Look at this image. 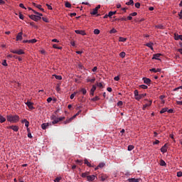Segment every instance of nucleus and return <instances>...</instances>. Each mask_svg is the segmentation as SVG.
<instances>
[{"label":"nucleus","instance_id":"f257e3e1","mask_svg":"<svg viewBox=\"0 0 182 182\" xmlns=\"http://www.w3.org/2000/svg\"><path fill=\"white\" fill-rule=\"evenodd\" d=\"M7 122L10 123H18L19 122V116L18 115H7Z\"/></svg>","mask_w":182,"mask_h":182},{"label":"nucleus","instance_id":"f03ea898","mask_svg":"<svg viewBox=\"0 0 182 182\" xmlns=\"http://www.w3.org/2000/svg\"><path fill=\"white\" fill-rule=\"evenodd\" d=\"M10 52L11 53H15L16 55H25V51H23V50H22V49H20V50H13V49H11Z\"/></svg>","mask_w":182,"mask_h":182},{"label":"nucleus","instance_id":"7ed1b4c3","mask_svg":"<svg viewBox=\"0 0 182 182\" xmlns=\"http://www.w3.org/2000/svg\"><path fill=\"white\" fill-rule=\"evenodd\" d=\"M29 18H31L32 21H35L36 22H38V21H41V19H42L41 16L33 14L29 16Z\"/></svg>","mask_w":182,"mask_h":182},{"label":"nucleus","instance_id":"20e7f679","mask_svg":"<svg viewBox=\"0 0 182 182\" xmlns=\"http://www.w3.org/2000/svg\"><path fill=\"white\" fill-rule=\"evenodd\" d=\"M49 126H52V123H49V122H47V123H43L41 124V129H43V130H46V129H48V127Z\"/></svg>","mask_w":182,"mask_h":182},{"label":"nucleus","instance_id":"39448f33","mask_svg":"<svg viewBox=\"0 0 182 182\" xmlns=\"http://www.w3.org/2000/svg\"><path fill=\"white\" fill-rule=\"evenodd\" d=\"M51 120H53L51 122V124H58L59 119L58 118H56L55 116L53 115L52 117H50Z\"/></svg>","mask_w":182,"mask_h":182},{"label":"nucleus","instance_id":"423d86ee","mask_svg":"<svg viewBox=\"0 0 182 182\" xmlns=\"http://www.w3.org/2000/svg\"><path fill=\"white\" fill-rule=\"evenodd\" d=\"M147 96V94H139L137 97H135L136 100H141V99H143V97H146Z\"/></svg>","mask_w":182,"mask_h":182},{"label":"nucleus","instance_id":"0eeeda50","mask_svg":"<svg viewBox=\"0 0 182 182\" xmlns=\"http://www.w3.org/2000/svg\"><path fill=\"white\" fill-rule=\"evenodd\" d=\"M26 105L31 110H33V109H35V107H33V103H32L31 102L28 101L27 102H26Z\"/></svg>","mask_w":182,"mask_h":182},{"label":"nucleus","instance_id":"6e6552de","mask_svg":"<svg viewBox=\"0 0 182 182\" xmlns=\"http://www.w3.org/2000/svg\"><path fill=\"white\" fill-rule=\"evenodd\" d=\"M95 179H96V176L95 175H90L87 176V181H95Z\"/></svg>","mask_w":182,"mask_h":182},{"label":"nucleus","instance_id":"1a4fd4ad","mask_svg":"<svg viewBox=\"0 0 182 182\" xmlns=\"http://www.w3.org/2000/svg\"><path fill=\"white\" fill-rule=\"evenodd\" d=\"M33 6H35L36 8H38V9H40V11H42V12L45 11V9H43V8H42V5L41 4H36V3H33Z\"/></svg>","mask_w":182,"mask_h":182},{"label":"nucleus","instance_id":"9d476101","mask_svg":"<svg viewBox=\"0 0 182 182\" xmlns=\"http://www.w3.org/2000/svg\"><path fill=\"white\" fill-rule=\"evenodd\" d=\"M142 79L145 85H150L151 83V80H150V78L143 77Z\"/></svg>","mask_w":182,"mask_h":182},{"label":"nucleus","instance_id":"9b49d317","mask_svg":"<svg viewBox=\"0 0 182 182\" xmlns=\"http://www.w3.org/2000/svg\"><path fill=\"white\" fill-rule=\"evenodd\" d=\"M161 151L163 154H164V153H167V144H165L164 146L161 148Z\"/></svg>","mask_w":182,"mask_h":182},{"label":"nucleus","instance_id":"f8f14e48","mask_svg":"<svg viewBox=\"0 0 182 182\" xmlns=\"http://www.w3.org/2000/svg\"><path fill=\"white\" fill-rule=\"evenodd\" d=\"M96 90V85H92L91 90H90V95L91 96H95V91Z\"/></svg>","mask_w":182,"mask_h":182},{"label":"nucleus","instance_id":"ddd939ff","mask_svg":"<svg viewBox=\"0 0 182 182\" xmlns=\"http://www.w3.org/2000/svg\"><path fill=\"white\" fill-rule=\"evenodd\" d=\"M75 32L78 35H82V36H85V35H86V32H85V31L75 30Z\"/></svg>","mask_w":182,"mask_h":182},{"label":"nucleus","instance_id":"4468645a","mask_svg":"<svg viewBox=\"0 0 182 182\" xmlns=\"http://www.w3.org/2000/svg\"><path fill=\"white\" fill-rule=\"evenodd\" d=\"M160 56H161V53H156L153 55L152 59H155L156 60H160Z\"/></svg>","mask_w":182,"mask_h":182},{"label":"nucleus","instance_id":"2eb2a0df","mask_svg":"<svg viewBox=\"0 0 182 182\" xmlns=\"http://www.w3.org/2000/svg\"><path fill=\"white\" fill-rule=\"evenodd\" d=\"M22 35H23V33L22 32H20L17 34V36H16V41H22Z\"/></svg>","mask_w":182,"mask_h":182},{"label":"nucleus","instance_id":"dca6fc26","mask_svg":"<svg viewBox=\"0 0 182 182\" xmlns=\"http://www.w3.org/2000/svg\"><path fill=\"white\" fill-rule=\"evenodd\" d=\"M149 72H154V73H157V72H161V68H151L149 70Z\"/></svg>","mask_w":182,"mask_h":182},{"label":"nucleus","instance_id":"f3484780","mask_svg":"<svg viewBox=\"0 0 182 182\" xmlns=\"http://www.w3.org/2000/svg\"><path fill=\"white\" fill-rule=\"evenodd\" d=\"M153 45L154 43L152 42H149V43H147L146 44H145V46H147L148 48H150V49L151 50H153Z\"/></svg>","mask_w":182,"mask_h":182},{"label":"nucleus","instance_id":"a211bd4d","mask_svg":"<svg viewBox=\"0 0 182 182\" xmlns=\"http://www.w3.org/2000/svg\"><path fill=\"white\" fill-rule=\"evenodd\" d=\"M9 129H11L14 132H18V130H19V127H18V126H10Z\"/></svg>","mask_w":182,"mask_h":182},{"label":"nucleus","instance_id":"6ab92c4d","mask_svg":"<svg viewBox=\"0 0 182 182\" xmlns=\"http://www.w3.org/2000/svg\"><path fill=\"white\" fill-rule=\"evenodd\" d=\"M73 117H70V118H68L65 121H64V124H68V123H70L72 122V120H73Z\"/></svg>","mask_w":182,"mask_h":182},{"label":"nucleus","instance_id":"aec40b11","mask_svg":"<svg viewBox=\"0 0 182 182\" xmlns=\"http://www.w3.org/2000/svg\"><path fill=\"white\" fill-rule=\"evenodd\" d=\"M84 163L88 166V167H93V166H92V164H90V162H89V161L87 159H85L84 160Z\"/></svg>","mask_w":182,"mask_h":182},{"label":"nucleus","instance_id":"412c9836","mask_svg":"<svg viewBox=\"0 0 182 182\" xmlns=\"http://www.w3.org/2000/svg\"><path fill=\"white\" fill-rule=\"evenodd\" d=\"M128 181H129V182H140V179H139V178H129Z\"/></svg>","mask_w":182,"mask_h":182},{"label":"nucleus","instance_id":"4be33fe9","mask_svg":"<svg viewBox=\"0 0 182 182\" xmlns=\"http://www.w3.org/2000/svg\"><path fill=\"white\" fill-rule=\"evenodd\" d=\"M5 122H6V118L2 115H0V123H5Z\"/></svg>","mask_w":182,"mask_h":182},{"label":"nucleus","instance_id":"5701e85b","mask_svg":"<svg viewBox=\"0 0 182 182\" xmlns=\"http://www.w3.org/2000/svg\"><path fill=\"white\" fill-rule=\"evenodd\" d=\"M21 123H25V126L26 127H29V122L26 120V119H23L21 121Z\"/></svg>","mask_w":182,"mask_h":182},{"label":"nucleus","instance_id":"b1692460","mask_svg":"<svg viewBox=\"0 0 182 182\" xmlns=\"http://www.w3.org/2000/svg\"><path fill=\"white\" fill-rule=\"evenodd\" d=\"M97 9H93L92 11L90 12L91 15H97Z\"/></svg>","mask_w":182,"mask_h":182},{"label":"nucleus","instance_id":"393cba45","mask_svg":"<svg viewBox=\"0 0 182 182\" xmlns=\"http://www.w3.org/2000/svg\"><path fill=\"white\" fill-rule=\"evenodd\" d=\"M167 110H168V108L165 107V108H162L160 111V114H163V113H166V112H167Z\"/></svg>","mask_w":182,"mask_h":182},{"label":"nucleus","instance_id":"a878e982","mask_svg":"<svg viewBox=\"0 0 182 182\" xmlns=\"http://www.w3.org/2000/svg\"><path fill=\"white\" fill-rule=\"evenodd\" d=\"M92 102H97V100H100V97L99 96H95V97L91 99Z\"/></svg>","mask_w":182,"mask_h":182},{"label":"nucleus","instance_id":"bb28decb","mask_svg":"<svg viewBox=\"0 0 182 182\" xmlns=\"http://www.w3.org/2000/svg\"><path fill=\"white\" fill-rule=\"evenodd\" d=\"M127 41V38H124V37L119 38V42H126Z\"/></svg>","mask_w":182,"mask_h":182},{"label":"nucleus","instance_id":"cd10ccee","mask_svg":"<svg viewBox=\"0 0 182 182\" xmlns=\"http://www.w3.org/2000/svg\"><path fill=\"white\" fill-rule=\"evenodd\" d=\"M53 76L54 77H55V79H57V80H62V76L61 75H53Z\"/></svg>","mask_w":182,"mask_h":182},{"label":"nucleus","instance_id":"c85d7f7f","mask_svg":"<svg viewBox=\"0 0 182 182\" xmlns=\"http://www.w3.org/2000/svg\"><path fill=\"white\" fill-rule=\"evenodd\" d=\"M80 113H82V110H79L78 112H77V113H76L75 114H74L73 116V119H75V117H77V116H79L80 114Z\"/></svg>","mask_w":182,"mask_h":182},{"label":"nucleus","instance_id":"c756f323","mask_svg":"<svg viewBox=\"0 0 182 182\" xmlns=\"http://www.w3.org/2000/svg\"><path fill=\"white\" fill-rule=\"evenodd\" d=\"M160 166H167V164H166V161H164V160L161 159L160 161Z\"/></svg>","mask_w":182,"mask_h":182},{"label":"nucleus","instance_id":"7c9ffc66","mask_svg":"<svg viewBox=\"0 0 182 182\" xmlns=\"http://www.w3.org/2000/svg\"><path fill=\"white\" fill-rule=\"evenodd\" d=\"M36 42H38V41L36 38L28 40V43H36Z\"/></svg>","mask_w":182,"mask_h":182},{"label":"nucleus","instance_id":"2f4dec72","mask_svg":"<svg viewBox=\"0 0 182 182\" xmlns=\"http://www.w3.org/2000/svg\"><path fill=\"white\" fill-rule=\"evenodd\" d=\"M126 5H128V6L134 5V1H133V0H129V1L126 3Z\"/></svg>","mask_w":182,"mask_h":182},{"label":"nucleus","instance_id":"473e14b6","mask_svg":"<svg viewBox=\"0 0 182 182\" xmlns=\"http://www.w3.org/2000/svg\"><path fill=\"white\" fill-rule=\"evenodd\" d=\"M89 176V173L85 172V173H82L81 176L82 177V178H85L86 177H87Z\"/></svg>","mask_w":182,"mask_h":182},{"label":"nucleus","instance_id":"72a5a7b5","mask_svg":"<svg viewBox=\"0 0 182 182\" xmlns=\"http://www.w3.org/2000/svg\"><path fill=\"white\" fill-rule=\"evenodd\" d=\"M105 166H106V164L103 162H101V163L99 164L98 167L100 168H103V167H105Z\"/></svg>","mask_w":182,"mask_h":182},{"label":"nucleus","instance_id":"f704fd0d","mask_svg":"<svg viewBox=\"0 0 182 182\" xmlns=\"http://www.w3.org/2000/svg\"><path fill=\"white\" fill-rule=\"evenodd\" d=\"M95 80H96V78H95V77H92V79H90V78L87 79V82H91L92 83H93V82H95Z\"/></svg>","mask_w":182,"mask_h":182},{"label":"nucleus","instance_id":"c9c22d12","mask_svg":"<svg viewBox=\"0 0 182 182\" xmlns=\"http://www.w3.org/2000/svg\"><path fill=\"white\" fill-rule=\"evenodd\" d=\"M65 8H72V4H70L69 2H65Z\"/></svg>","mask_w":182,"mask_h":182},{"label":"nucleus","instance_id":"e433bc0d","mask_svg":"<svg viewBox=\"0 0 182 182\" xmlns=\"http://www.w3.org/2000/svg\"><path fill=\"white\" fill-rule=\"evenodd\" d=\"M134 149V146L133 145H129L128 146V151H132Z\"/></svg>","mask_w":182,"mask_h":182},{"label":"nucleus","instance_id":"4c0bfd02","mask_svg":"<svg viewBox=\"0 0 182 182\" xmlns=\"http://www.w3.org/2000/svg\"><path fill=\"white\" fill-rule=\"evenodd\" d=\"M76 93H77V92H74L73 94H71L70 98L71 100H73L75 98V97L76 96Z\"/></svg>","mask_w":182,"mask_h":182},{"label":"nucleus","instance_id":"58836bf2","mask_svg":"<svg viewBox=\"0 0 182 182\" xmlns=\"http://www.w3.org/2000/svg\"><path fill=\"white\" fill-rule=\"evenodd\" d=\"M80 92H82V95H86L87 93V91L85 88H82L80 90Z\"/></svg>","mask_w":182,"mask_h":182},{"label":"nucleus","instance_id":"ea45409f","mask_svg":"<svg viewBox=\"0 0 182 182\" xmlns=\"http://www.w3.org/2000/svg\"><path fill=\"white\" fill-rule=\"evenodd\" d=\"M119 56H120V58H125L126 57V53H124V52H121L120 53H119Z\"/></svg>","mask_w":182,"mask_h":182},{"label":"nucleus","instance_id":"a19ab883","mask_svg":"<svg viewBox=\"0 0 182 182\" xmlns=\"http://www.w3.org/2000/svg\"><path fill=\"white\" fill-rule=\"evenodd\" d=\"M99 33H100V30H99V29H95L94 30V34L95 35H99Z\"/></svg>","mask_w":182,"mask_h":182},{"label":"nucleus","instance_id":"79ce46f5","mask_svg":"<svg viewBox=\"0 0 182 182\" xmlns=\"http://www.w3.org/2000/svg\"><path fill=\"white\" fill-rule=\"evenodd\" d=\"M134 97H137L139 96V91L137 90H135L134 92Z\"/></svg>","mask_w":182,"mask_h":182},{"label":"nucleus","instance_id":"37998d69","mask_svg":"<svg viewBox=\"0 0 182 182\" xmlns=\"http://www.w3.org/2000/svg\"><path fill=\"white\" fill-rule=\"evenodd\" d=\"M117 33V30H116L115 28H112V30L109 31V33Z\"/></svg>","mask_w":182,"mask_h":182},{"label":"nucleus","instance_id":"c03bdc74","mask_svg":"<svg viewBox=\"0 0 182 182\" xmlns=\"http://www.w3.org/2000/svg\"><path fill=\"white\" fill-rule=\"evenodd\" d=\"M179 36L180 35H178L177 33L174 34V39H175V41H178L179 40Z\"/></svg>","mask_w":182,"mask_h":182},{"label":"nucleus","instance_id":"a18cd8bd","mask_svg":"<svg viewBox=\"0 0 182 182\" xmlns=\"http://www.w3.org/2000/svg\"><path fill=\"white\" fill-rule=\"evenodd\" d=\"M30 25L31 26H32L33 28H38V26L35 25L34 22H30Z\"/></svg>","mask_w":182,"mask_h":182},{"label":"nucleus","instance_id":"49530a36","mask_svg":"<svg viewBox=\"0 0 182 182\" xmlns=\"http://www.w3.org/2000/svg\"><path fill=\"white\" fill-rule=\"evenodd\" d=\"M156 28H157L158 29H164V26L163 25L156 26Z\"/></svg>","mask_w":182,"mask_h":182},{"label":"nucleus","instance_id":"de8ad7c7","mask_svg":"<svg viewBox=\"0 0 182 182\" xmlns=\"http://www.w3.org/2000/svg\"><path fill=\"white\" fill-rule=\"evenodd\" d=\"M139 87H141V89H147L149 87L146 85H139Z\"/></svg>","mask_w":182,"mask_h":182},{"label":"nucleus","instance_id":"09e8293b","mask_svg":"<svg viewBox=\"0 0 182 182\" xmlns=\"http://www.w3.org/2000/svg\"><path fill=\"white\" fill-rule=\"evenodd\" d=\"M53 48L54 49H62V47H58L56 44L53 45Z\"/></svg>","mask_w":182,"mask_h":182},{"label":"nucleus","instance_id":"8fccbe9b","mask_svg":"<svg viewBox=\"0 0 182 182\" xmlns=\"http://www.w3.org/2000/svg\"><path fill=\"white\" fill-rule=\"evenodd\" d=\"M76 163H78L80 166H82L83 164V161L82 160H77Z\"/></svg>","mask_w":182,"mask_h":182},{"label":"nucleus","instance_id":"3c124183","mask_svg":"<svg viewBox=\"0 0 182 182\" xmlns=\"http://www.w3.org/2000/svg\"><path fill=\"white\" fill-rule=\"evenodd\" d=\"M114 80H116V82H119V80H120V77L119 75L114 77Z\"/></svg>","mask_w":182,"mask_h":182},{"label":"nucleus","instance_id":"603ef678","mask_svg":"<svg viewBox=\"0 0 182 182\" xmlns=\"http://www.w3.org/2000/svg\"><path fill=\"white\" fill-rule=\"evenodd\" d=\"M2 65H3V66H8V63H6V60H3Z\"/></svg>","mask_w":182,"mask_h":182},{"label":"nucleus","instance_id":"864d4df0","mask_svg":"<svg viewBox=\"0 0 182 182\" xmlns=\"http://www.w3.org/2000/svg\"><path fill=\"white\" fill-rule=\"evenodd\" d=\"M135 8H137V9H139L140 8V3H139V2L136 3Z\"/></svg>","mask_w":182,"mask_h":182},{"label":"nucleus","instance_id":"5fc2aeb1","mask_svg":"<svg viewBox=\"0 0 182 182\" xmlns=\"http://www.w3.org/2000/svg\"><path fill=\"white\" fill-rule=\"evenodd\" d=\"M97 86L98 87H103V84H102V82H97Z\"/></svg>","mask_w":182,"mask_h":182},{"label":"nucleus","instance_id":"6e6d98bb","mask_svg":"<svg viewBox=\"0 0 182 182\" xmlns=\"http://www.w3.org/2000/svg\"><path fill=\"white\" fill-rule=\"evenodd\" d=\"M20 8H22L23 9H26V7L23 5V4H19Z\"/></svg>","mask_w":182,"mask_h":182},{"label":"nucleus","instance_id":"4d7b16f0","mask_svg":"<svg viewBox=\"0 0 182 182\" xmlns=\"http://www.w3.org/2000/svg\"><path fill=\"white\" fill-rule=\"evenodd\" d=\"M177 177H182V172L181 171L177 172Z\"/></svg>","mask_w":182,"mask_h":182},{"label":"nucleus","instance_id":"13d9d810","mask_svg":"<svg viewBox=\"0 0 182 182\" xmlns=\"http://www.w3.org/2000/svg\"><path fill=\"white\" fill-rule=\"evenodd\" d=\"M18 16H19V18H20V19H22V20L23 21V14H22V13H19Z\"/></svg>","mask_w":182,"mask_h":182},{"label":"nucleus","instance_id":"bf43d9fd","mask_svg":"<svg viewBox=\"0 0 182 182\" xmlns=\"http://www.w3.org/2000/svg\"><path fill=\"white\" fill-rule=\"evenodd\" d=\"M117 106H123V102L122 101H119L117 102Z\"/></svg>","mask_w":182,"mask_h":182},{"label":"nucleus","instance_id":"052dcab7","mask_svg":"<svg viewBox=\"0 0 182 182\" xmlns=\"http://www.w3.org/2000/svg\"><path fill=\"white\" fill-rule=\"evenodd\" d=\"M58 119V122H62V120H65V117H60Z\"/></svg>","mask_w":182,"mask_h":182},{"label":"nucleus","instance_id":"680f3d73","mask_svg":"<svg viewBox=\"0 0 182 182\" xmlns=\"http://www.w3.org/2000/svg\"><path fill=\"white\" fill-rule=\"evenodd\" d=\"M46 6L48 8V9H50V11H52V6H50V4H46Z\"/></svg>","mask_w":182,"mask_h":182},{"label":"nucleus","instance_id":"e2e57ef3","mask_svg":"<svg viewBox=\"0 0 182 182\" xmlns=\"http://www.w3.org/2000/svg\"><path fill=\"white\" fill-rule=\"evenodd\" d=\"M55 182H59L60 181V177H57L55 179H54Z\"/></svg>","mask_w":182,"mask_h":182},{"label":"nucleus","instance_id":"0e129e2a","mask_svg":"<svg viewBox=\"0 0 182 182\" xmlns=\"http://www.w3.org/2000/svg\"><path fill=\"white\" fill-rule=\"evenodd\" d=\"M159 143H160V141H159V140H155V141L154 142H153V144H154V145H156V144H159Z\"/></svg>","mask_w":182,"mask_h":182},{"label":"nucleus","instance_id":"69168bd1","mask_svg":"<svg viewBox=\"0 0 182 182\" xmlns=\"http://www.w3.org/2000/svg\"><path fill=\"white\" fill-rule=\"evenodd\" d=\"M131 16H137V12H134L129 14Z\"/></svg>","mask_w":182,"mask_h":182},{"label":"nucleus","instance_id":"338daca9","mask_svg":"<svg viewBox=\"0 0 182 182\" xmlns=\"http://www.w3.org/2000/svg\"><path fill=\"white\" fill-rule=\"evenodd\" d=\"M42 20L43 21V22H49V21H48V18H46V17H42Z\"/></svg>","mask_w":182,"mask_h":182},{"label":"nucleus","instance_id":"774afa93","mask_svg":"<svg viewBox=\"0 0 182 182\" xmlns=\"http://www.w3.org/2000/svg\"><path fill=\"white\" fill-rule=\"evenodd\" d=\"M168 113H173L174 110L173 109H167Z\"/></svg>","mask_w":182,"mask_h":182}]
</instances>
